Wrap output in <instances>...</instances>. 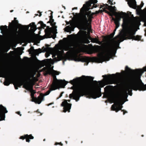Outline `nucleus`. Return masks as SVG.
<instances>
[{
  "instance_id": "nucleus-1",
  "label": "nucleus",
  "mask_w": 146,
  "mask_h": 146,
  "mask_svg": "<svg viewBox=\"0 0 146 146\" xmlns=\"http://www.w3.org/2000/svg\"><path fill=\"white\" fill-rule=\"evenodd\" d=\"M90 80L92 81L93 85L91 89L89 90L88 85L85 83H82L74 87L72 86L71 89L73 90L72 93L70 94L69 98L70 99L73 98L78 101L81 96H86L90 98L96 99L101 96V88L103 87L101 81L97 82L93 80L94 78L91 76H88Z\"/></svg>"
},
{
  "instance_id": "nucleus-2",
  "label": "nucleus",
  "mask_w": 146,
  "mask_h": 146,
  "mask_svg": "<svg viewBox=\"0 0 146 146\" xmlns=\"http://www.w3.org/2000/svg\"><path fill=\"white\" fill-rule=\"evenodd\" d=\"M97 2V0H90L86 3V4L83 5L80 9V13L77 14L78 15V21L82 29L86 30L88 28H91L89 22H91L94 13H92L89 10L90 9L98 7L95 4Z\"/></svg>"
},
{
  "instance_id": "nucleus-3",
  "label": "nucleus",
  "mask_w": 146,
  "mask_h": 146,
  "mask_svg": "<svg viewBox=\"0 0 146 146\" xmlns=\"http://www.w3.org/2000/svg\"><path fill=\"white\" fill-rule=\"evenodd\" d=\"M124 86V88L122 93L119 94L118 98L121 99L123 98H127L128 94L131 96L132 94V90L135 91H145L146 90V84H144L140 80H137L135 77H130L128 80V84L126 81L123 80L121 83Z\"/></svg>"
},
{
  "instance_id": "nucleus-4",
  "label": "nucleus",
  "mask_w": 146,
  "mask_h": 146,
  "mask_svg": "<svg viewBox=\"0 0 146 146\" xmlns=\"http://www.w3.org/2000/svg\"><path fill=\"white\" fill-rule=\"evenodd\" d=\"M107 46L106 47L104 52H102V49L100 46L97 45L94 47L93 50L95 52L98 53V57L92 58L93 61L98 63L102 62L105 61H108L110 56L111 55L113 51L115 49V46L113 44L107 43Z\"/></svg>"
},
{
  "instance_id": "nucleus-5",
  "label": "nucleus",
  "mask_w": 146,
  "mask_h": 146,
  "mask_svg": "<svg viewBox=\"0 0 146 146\" xmlns=\"http://www.w3.org/2000/svg\"><path fill=\"white\" fill-rule=\"evenodd\" d=\"M122 29L121 35H117L115 37L116 38L120 37L121 42H122L125 40L129 39L131 36H135L136 31H134L132 26L130 25L128 21L127 20L123 19V23L122 25Z\"/></svg>"
},
{
  "instance_id": "nucleus-6",
  "label": "nucleus",
  "mask_w": 146,
  "mask_h": 146,
  "mask_svg": "<svg viewBox=\"0 0 146 146\" xmlns=\"http://www.w3.org/2000/svg\"><path fill=\"white\" fill-rule=\"evenodd\" d=\"M18 25L21 26V30H24V26L19 24L18 21H12L11 23H9V27L11 31L9 36V38L11 40H14L19 35V33L17 31Z\"/></svg>"
},
{
  "instance_id": "nucleus-7",
  "label": "nucleus",
  "mask_w": 146,
  "mask_h": 146,
  "mask_svg": "<svg viewBox=\"0 0 146 146\" xmlns=\"http://www.w3.org/2000/svg\"><path fill=\"white\" fill-rule=\"evenodd\" d=\"M53 78V81L51 86V90H54L59 89L60 88H64L67 84L68 82L64 80H58L56 78V75L54 74H51Z\"/></svg>"
},
{
  "instance_id": "nucleus-8",
  "label": "nucleus",
  "mask_w": 146,
  "mask_h": 146,
  "mask_svg": "<svg viewBox=\"0 0 146 146\" xmlns=\"http://www.w3.org/2000/svg\"><path fill=\"white\" fill-rule=\"evenodd\" d=\"M125 70L126 72L129 74H131L134 76H141L142 74L144 72H146V66L143 68L142 69H135V70H132L126 66L125 67Z\"/></svg>"
},
{
  "instance_id": "nucleus-9",
  "label": "nucleus",
  "mask_w": 146,
  "mask_h": 146,
  "mask_svg": "<svg viewBox=\"0 0 146 146\" xmlns=\"http://www.w3.org/2000/svg\"><path fill=\"white\" fill-rule=\"evenodd\" d=\"M46 29L44 30L46 38L52 37L54 39L56 37V34L57 33L56 29L57 26H55V29L53 31L52 27H50L49 26H46Z\"/></svg>"
},
{
  "instance_id": "nucleus-10",
  "label": "nucleus",
  "mask_w": 146,
  "mask_h": 146,
  "mask_svg": "<svg viewBox=\"0 0 146 146\" xmlns=\"http://www.w3.org/2000/svg\"><path fill=\"white\" fill-rule=\"evenodd\" d=\"M126 13L121 12V13L115 12L114 15L115 16V18L113 17H112V19L114 21V23L115 25V27L116 28H118L120 25L119 21L121 20V19L122 17V16L126 15Z\"/></svg>"
},
{
  "instance_id": "nucleus-11",
  "label": "nucleus",
  "mask_w": 146,
  "mask_h": 146,
  "mask_svg": "<svg viewBox=\"0 0 146 146\" xmlns=\"http://www.w3.org/2000/svg\"><path fill=\"white\" fill-rule=\"evenodd\" d=\"M102 77L105 78V80L107 84H112L114 82L115 77V74L103 75Z\"/></svg>"
},
{
  "instance_id": "nucleus-12",
  "label": "nucleus",
  "mask_w": 146,
  "mask_h": 146,
  "mask_svg": "<svg viewBox=\"0 0 146 146\" xmlns=\"http://www.w3.org/2000/svg\"><path fill=\"white\" fill-rule=\"evenodd\" d=\"M31 88L32 89V93L31 94V96L32 98V101L35 102L36 103L38 104H40L43 100L44 97L42 95H40L37 98H35L34 94L36 92L33 89V85H32Z\"/></svg>"
},
{
  "instance_id": "nucleus-13",
  "label": "nucleus",
  "mask_w": 146,
  "mask_h": 146,
  "mask_svg": "<svg viewBox=\"0 0 146 146\" xmlns=\"http://www.w3.org/2000/svg\"><path fill=\"white\" fill-rule=\"evenodd\" d=\"M67 101L69 102H70V100H64L61 104V106L63 107V112H66L68 111V112H70V110L71 109L72 104H71L68 103L67 102Z\"/></svg>"
},
{
  "instance_id": "nucleus-14",
  "label": "nucleus",
  "mask_w": 146,
  "mask_h": 146,
  "mask_svg": "<svg viewBox=\"0 0 146 146\" xmlns=\"http://www.w3.org/2000/svg\"><path fill=\"white\" fill-rule=\"evenodd\" d=\"M127 1V4L130 7L137 10H141V6H137L135 0H126Z\"/></svg>"
},
{
  "instance_id": "nucleus-15",
  "label": "nucleus",
  "mask_w": 146,
  "mask_h": 146,
  "mask_svg": "<svg viewBox=\"0 0 146 146\" xmlns=\"http://www.w3.org/2000/svg\"><path fill=\"white\" fill-rule=\"evenodd\" d=\"M127 1V4L130 7L137 10H141V6H137L135 0H126Z\"/></svg>"
},
{
  "instance_id": "nucleus-16",
  "label": "nucleus",
  "mask_w": 146,
  "mask_h": 146,
  "mask_svg": "<svg viewBox=\"0 0 146 146\" xmlns=\"http://www.w3.org/2000/svg\"><path fill=\"white\" fill-rule=\"evenodd\" d=\"M136 12L138 15H144L142 18L143 21L144 23V26H146V8H145L143 10L136 9Z\"/></svg>"
},
{
  "instance_id": "nucleus-17",
  "label": "nucleus",
  "mask_w": 146,
  "mask_h": 146,
  "mask_svg": "<svg viewBox=\"0 0 146 146\" xmlns=\"http://www.w3.org/2000/svg\"><path fill=\"white\" fill-rule=\"evenodd\" d=\"M6 108L2 105H0V121L4 120L5 113L7 112Z\"/></svg>"
},
{
  "instance_id": "nucleus-18",
  "label": "nucleus",
  "mask_w": 146,
  "mask_h": 146,
  "mask_svg": "<svg viewBox=\"0 0 146 146\" xmlns=\"http://www.w3.org/2000/svg\"><path fill=\"white\" fill-rule=\"evenodd\" d=\"M118 105H119V102H118L112 105L111 107V110L115 111L116 112H118L119 110L123 111V110H122L121 108H120Z\"/></svg>"
},
{
  "instance_id": "nucleus-19",
  "label": "nucleus",
  "mask_w": 146,
  "mask_h": 146,
  "mask_svg": "<svg viewBox=\"0 0 146 146\" xmlns=\"http://www.w3.org/2000/svg\"><path fill=\"white\" fill-rule=\"evenodd\" d=\"M19 138L22 140L26 139V141L29 143L30 141V139H34V137L31 134L29 135L26 134L23 136H21Z\"/></svg>"
},
{
  "instance_id": "nucleus-20",
  "label": "nucleus",
  "mask_w": 146,
  "mask_h": 146,
  "mask_svg": "<svg viewBox=\"0 0 146 146\" xmlns=\"http://www.w3.org/2000/svg\"><path fill=\"white\" fill-rule=\"evenodd\" d=\"M103 7H104V8L108 9L109 11L112 10L114 12H115L116 11V8L115 6L113 7L111 5H109L107 4H104L103 5L100 6V8L101 9Z\"/></svg>"
},
{
  "instance_id": "nucleus-21",
  "label": "nucleus",
  "mask_w": 146,
  "mask_h": 146,
  "mask_svg": "<svg viewBox=\"0 0 146 146\" xmlns=\"http://www.w3.org/2000/svg\"><path fill=\"white\" fill-rule=\"evenodd\" d=\"M16 79L14 80L15 82L17 84H15L14 86L15 89L17 90L18 89V86L20 84L21 82L19 79V77L18 75H16Z\"/></svg>"
},
{
  "instance_id": "nucleus-22",
  "label": "nucleus",
  "mask_w": 146,
  "mask_h": 146,
  "mask_svg": "<svg viewBox=\"0 0 146 146\" xmlns=\"http://www.w3.org/2000/svg\"><path fill=\"white\" fill-rule=\"evenodd\" d=\"M90 40H91V42L93 43H96L98 44L99 45H101L103 41H100L99 40V39L96 38H92L90 37Z\"/></svg>"
},
{
  "instance_id": "nucleus-23",
  "label": "nucleus",
  "mask_w": 146,
  "mask_h": 146,
  "mask_svg": "<svg viewBox=\"0 0 146 146\" xmlns=\"http://www.w3.org/2000/svg\"><path fill=\"white\" fill-rule=\"evenodd\" d=\"M130 37L129 38V39H132L135 40H140L141 38V36L138 35L133 36H132Z\"/></svg>"
},
{
  "instance_id": "nucleus-24",
  "label": "nucleus",
  "mask_w": 146,
  "mask_h": 146,
  "mask_svg": "<svg viewBox=\"0 0 146 146\" xmlns=\"http://www.w3.org/2000/svg\"><path fill=\"white\" fill-rule=\"evenodd\" d=\"M31 26V30L33 32H35L36 29V25L34 22H32L29 25Z\"/></svg>"
},
{
  "instance_id": "nucleus-25",
  "label": "nucleus",
  "mask_w": 146,
  "mask_h": 146,
  "mask_svg": "<svg viewBox=\"0 0 146 146\" xmlns=\"http://www.w3.org/2000/svg\"><path fill=\"white\" fill-rule=\"evenodd\" d=\"M55 46L57 47V50L59 52H61L62 54L64 53V50H63V47L62 45H58V44H56Z\"/></svg>"
},
{
  "instance_id": "nucleus-26",
  "label": "nucleus",
  "mask_w": 146,
  "mask_h": 146,
  "mask_svg": "<svg viewBox=\"0 0 146 146\" xmlns=\"http://www.w3.org/2000/svg\"><path fill=\"white\" fill-rule=\"evenodd\" d=\"M38 50H39L40 52H41V50L40 48H39L38 49L35 50L34 49L33 47H31L28 50V52L29 54H31L33 52V51H35L36 53H38Z\"/></svg>"
},
{
  "instance_id": "nucleus-27",
  "label": "nucleus",
  "mask_w": 146,
  "mask_h": 146,
  "mask_svg": "<svg viewBox=\"0 0 146 146\" xmlns=\"http://www.w3.org/2000/svg\"><path fill=\"white\" fill-rule=\"evenodd\" d=\"M65 31L67 32H70L72 31H73L74 29L71 27H70V26H67L65 28Z\"/></svg>"
},
{
  "instance_id": "nucleus-28",
  "label": "nucleus",
  "mask_w": 146,
  "mask_h": 146,
  "mask_svg": "<svg viewBox=\"0 0 146 146\" xmlns=\"http://www.w3.org/2000/svg\"><path fill=\"white\" fill-rule=\"evenodd\" d=\"M23 88L27 90H29L30 88L29 84L28 82L24 83L23 84Z\"/></svg>"
},
{
  "instance_id": "nucleus-29",
  "label": "nucleus",
  "mask_w": 146,
  "mask_h": 146,
  "mask_svg": "<svg viewBox=\"0 0 146 146\" xmlns=\"http://www.w3.org/2000/svg\"><path fill=\"white\" fill-rule=\"evenodd\" d=\"M48 73L49 74H54L55 75H58L59 74V72L56 70H53L52 71H48Z\"/></svg>"
},
{
  "instance_id": "nucleus-30",
  "label": "nucleus",
  "mask_w": 146,
  "mask_h": 146,
  "mask_svg": "<svg viewBox=\"0 0 146 146\" xmlns=\"http://www.w3.org/2000/svg\"><path fill=\"white\" fill-rule=\"evenodd\" d=\"M7 29V27L5 25L4 26L2 25L0 26V30L2 31L5 32Z\"/></svg>"
},
{
  "instance_id": "nucleus-31",
  "label": "nucleus",
  "mask_w": 146,
  "mask_h": 146,
  "mask_svg": "<svg viewBox=\"0 0 146 146\" xmlns=\"http://www.w3.org/2000/svg\"><path fill=\"white\" fill-rule=\"evenodd\" d=\"M46 47L43 46L42 48V49L43 50L44 52H46L47 50L51 49L50 48L48 47V44H46Z\"/></svg>"
},
{
  "instance_id": "nucleus-32",
  "label": "nucleus",
  "mask_w": 146,
  "mask_h": 146,
  "mask_svg": "<svg viewBox=\"0 0 146 146\" xmlns=\"http://www.w3.org/2000/svg\"><path fill=\"white\" fill-rule=\"evenodd\" d=\"M78 80V78H75L73 79L72 80H70L69 82L71 84H72L73 85L74 84H76L77 83Z\"/></svg>"
},
{
  "instance_id": "nucleus-33",
  "label": "nucleus",
  "mask_w": 146,
  "mask_h": 146,
  "mask_svg": "<svg viewBox=\"0 0 146 146\" xmlns=\"http://www.w3.org/2000/svg\"><path fill=\"white\" fill-rule=\"evenodd\" d=\"M82 42L83 43L88 44L90 43V41L87 38L84 39L83 40Z\"/></svg>"
},
{
  "instance_id": "nucleus-34",
  "label": "nucleus",
  "mask_w": 146,
  "mask_h": 146,
  "mask_svg": "<svg viewBox=\"0 0 146 146\" xmlns=\"http://www.w3.org/2000/svg\"><path fill=\"white\" fill-rule=\"evenodd\" d=\"M39 23L41 25V26L42 28L43 29H44V27H46V24H44L43 22L42 21H40L39 22Z\"/></svg>"
},
{
  "instance_id": "nucleus-35",
  "label": "nucleus",
  "mask_w": 146,
  "mask_h": 146,
  "mask_svg": "<svg viewBox=\"0 0 146 146\" xmlns=\"http://www.w3.org/2000/svg\"><path fill=\"white\" fill-rule=\"evenodd\" d=\"M66 55L67 57L70 58L72 56V54L70 53V52L69 51H68L66 52Z\"/></svg>"
},
{
  "instance_id": "nucleus-36",
  "label": "nucleus",
  "mask_w": 146,
  "mask_h": 146,
  "mask_svg": "<svg viewBox=\"0 0 146 146\" xmlns=\"http://www.w3.org/2000/svg\"><path fill=\"white\" fill-rule=\"evenodd\" d=\"M115 32H113L112 33L110 34L109 36L111 38H113L115 35Z\"/></svg>"
},
{
  "instance_id": "nucleus-37",
  "label": "nucleus",
  "mask_w": 146,
  "mask_h": 146,
  "mask_svg": "<svg viewBox=\"0 0 146 146\" xmlns=\"http://www.w3.org/2000/svg\"><path fill=\"white\" fill-rule=\"evenodd\" d=\"M105 11L110 16H111V17L113 16V13L106 10H105Z\"/></svg>"
},
{
  "instance_id": "nucleus-38",
  "label": "nucleus",
  "mask_w": 146,
  "mask_h": 146,
  "mask_svg": "<svg viewBox=\"0 0 146 146\" xmlns=\"http://www.w3.org/2000/svg\"><path fill=\"white\" fill-rule=\"evenodd\" d=\"M113 86H112L111 85H108L106 86L104 88V89H105L106 88L108 90H110L111 88Z\"/></svg>"
},
{
  "instance_id": "nucleus-39",
  "label": "nucleus",
  "mask_w": 146,
  "mask_h": 146,
  "mask_svg": "<svg viewBox=\"0 0 146 146\" xmlns=\"http://www.w3.org/2000/svg\"><path fill=\"white\" fill-rule=\"evenodd\" d=\"M70 48V47H68V46H65L64 47H63V50H64L65 51H68L69 50V48Z\"/></svg>"
},
{
  "instance_id": "nucleus-40",
  "label": "nucleus",
  "mask_w": 146,
  "mask_h": 146,
  "mask_svg": "<svg viewBox=\"0 0 146 146\" xmlns=\"http://www.w3.org/2000/svg\"><path fill=\"white\" fill-rule=\"evenodd\" d=\"M61 145V146H63V144H62V143H61V142H60V143L56 142V143H55V145Z\"/></svg>"
},
{
  "instance_id": "nucleus-41",
  "label": "nucleus",
  "mask_w": 146,
  "mask_h": 146,
  "mask_svg": "<svg viewBox=\"0 0 146 146\" xmlns=\"http://www.w3.org/2000/svg\"><path fill=\"white\" fill-rule=\"evenodd\" d=\"M113 0H108V3H110L111 5H113Z\"/></svg>"
},
{
  "instance_id": "nucleus-42",
  "label": "nucleus",
  "mask_w": 146,
  "mask_h": 146,
  "mask_svg": "<svg viewBox=\"0 0 146 146\" xmlns=\"http://www.w3.org/2000/svg\"><path fill=\"white\" fill-rule=\"evenodd\" d=\"M50 91H51V90H48V91H47L45 93V95H48L50 93Z\"/></svg>"
},
{
  "instance_id": "nucleus-43",
  "label": "nucleus",
  "mask_w": 146,
  "mask_h": 146,
  "mask_svg": "<svg viewBox=\"0 0 146 146\" xmlns=\"http://www.w3.org/2000/svg\"><path fill=\"white\" fill-rule=\"evenodd\" d=\"M50 22H51V25H52V23H53L54 21V19H50Z\"/></svg>"
},
{
  "instance_id": "nucleus-44",
  "label": "nucleus",
  "mask_w": 146,
  "mask_h": 146,
  "mask_svg": "<svg viewBox=\"0 0 146 146\" xmlns=\"http://www.w3.org/2000/svg\"><path fill=\"white\" fill-rule=\"evenodd\" d=\"M16 113L18 114L20 116H21L22 115L20 113V111H17L16 112Z\"/></svg>"
},
{
  "instance_id": "nucleus-45",
  "label": "nucleus",
  "mask_w": 146,
  "mask_h": 146,
  "mask_svg": "<svg viewBox=\"0 0 146 146\" xmlns=\"http://www.w3.org/2000/svg\"><path fill=\"white\" fill-rule=\"evenodd\" d=\"M51 15L49 16L50 19H52V18H53V16H52V12L51 13Z\"/></svg>"
},
{
  "instance_id": "nucleus-46",
  "label": "nucleus",
  "mask_w": 146,
  "mask_h": 146,
  "mask_svg": "<svg viewBox=\"0 0 146 146\" xmlns=\"http://www.w3.org/2000/svg\"><path fill=\"white\" fill-rule=\"evenodd\" d=\"M79 58H78L77 57H75V60L77 61L78 60H79Z\"/></svg>"
},
{
  "instance_id": "nucleus-47",
  "label": "nucleus",
  "mask_w": 146,
  "mask_h": 146,
  "mask_svg": "<svg viewBox=\"0 0 146 146\" xmlns=\"http://www.w3.org/2000/svg\"><path fill=\"white\" fill-rule=\"evenodd\" d=\"M37 12L38 13H40V14L39 15V16L40 17L41 15L42 14L40 12V11H38Z\"/></svg>"
},
{
  "instance_id": "nucleus-48",
  "label": "nucleus",
  "mask_w": 146,
  "mask_h": 146,
  "mask_svg": "<svg viewBox=\"0 0 146 146\" xmlns=\"http://www.w3.org/2000/svg\"><path fill=\"white\" fill-rule=\"evenodd\" d=\"M143 5H144V3L142 1L141 2V4L140 5L141 6V7H143Z\"/></svg>"
},
{
  "instance_id": "nucleus-49",
  "label": "nucleus",
  "mask_w": 146,
  "mask_h": 146,
  "mask_svg": "<svg viewBox=\"0 0 146 146\" xmlns=\"http://www.w3.org/2000/svg\"><path fill=\"white\" fill-rule=\"evenodd\" d=\"M56 24V23L53 22V23H52V24L51 25L52 26H55Z\"/></svg>"
},
{
  "instance_id": "nucleus-50",
  "label": "nucleus",
  "mask_w": 146,
  "mask_h": 146,
  "mask_svg": "<svg viewBox=\"0 0 146 146\" xmlns=\"http://www.w3.org/2000/svg\"><path fill=\"white\" fill-rule=\"evenodd\" d=\"M123 111V115H124L125 114V113H127V111H125L124 110H123V111Z\"/></svg>"
},
{
  "instance_id": "nucleus-51",
  "label": "nucleus",
  "mask_w": 146,
  "mask_h": 146,
  "mask_svg": "<svg viewBox=\"0 0 146 146\" xmlns=\"http://www.w3.org/2000/svg\"><path fill=\"white\" fill-rule=\"evenodd\" d=\"M63 93V92H61V93H60V96L59 97V98L61 97L62 96V94Z\"/></svg>"
},
{
  "instance_id": "nucleus-52",
  "label": "nucleus",
  "mask_w": 146,
  "mask_h": 146,
  "mask_svg": "<svg viewBox=\"0 0 146 146\" xmlns=\"http://www.w3.org/2000/svg\"><path fill=\"white\" fill-rule=\"evenodd\" d=\"M118 106L120 107V108H121L122 109V108L123 107V106H122V105L121 104H120L119 103V105H118Z\"/></svg>"
},
{
  "instance_id": "nucleus-53",
  "label": "nucleus",
  "mask_w": 146,
  "mask_h": 146,
  "mask_svg": "<svg viewBox=\"0 0 146 146\" xmlns=\"http://www.w3.org/2000/svg\"><path fill=\"white\" fill-rule=\"evenodd\" d=\"M77 9V7H74V8H73L72 9V10H73L74 9Z\"/></svg>"
},
{
  "instance_id": "nucleus-54",
  "label": "nucleus",
  "mask_w": 146,
  "mask_h": 146,
  "mask_svg": "<svg viewBox=\"0 0 146 146\" xmlns=\"http://www.w3.org/2000/svg\"><path fill=\"white\" fill-rule=\"evenodd\" d=\"M31 78V77H30V76H29V75H28V79H29V80H30V78Z\"/></svg>"
},
{
  "instance_id": "nucleus-55",
  "label": "nucleus",
  "mask_w": 146,
  "mask_h": 146,
  "mask_svg": "<svg viewBox=\"0 0 146 146\" xmlns=\"http://www.w3.org/2000/svg\"><path fill=\"white\" fill-rule=\"evenodd\" d=\"M117 29V28H116V27H115V29L113 31V32H115L116 31V30Z\"/></svg>"
},
{
  "instance_id": "nucleus-56",
  "label": "nucleus",
  "mask_w": 146,
  "mask_h": 146,
  "mask_svg": "<svg viewBox=\"0 0 146 146\" xmlns=\"http://www.w3.org/2000/svg\"><path fill=\"white\" fill-rule=\"evenodd\" d=\"M104 96H105V97H107L108 96V95L107 94H104Z\"/></svg>"
},
{
  "instance_id": "nucleus-57",
  "label": "nucleus",
  "mask_w": 146,
  "mask_h": 146,
  "mask_svg": "<svg viewBox=\"0 0 146 146\" xmlns=\"http://www.w3.org/2000/svg\"><path fill=\"white\" fill-rule=\"evenodd\" d=\"M47 23H50V24H51V22H50V20H49V21H48V22H47Z\"/></svg>"
},
{
  "instance_id": "nucleus-58",
  "label": "nucleus",
  "mask_w": 146,
  "mask_h": 146,
  "mask_svg": "<svg viewBox=\"0 0 146 146\" xmlns=\"http://www.w3.org/2000/svg\"><path fill=\"white\" fill-rule=\"evenodd\" d=\"M16 19H17L16 18H15V17L14 18V20L13 21H17V20H16Z\"/></svg>"
},
{
  "instance_id": "nucleus-59",
  "label": "nucleus",
  "mask_w": 146,
  "mask_h": 146,
  "mask_svg": "<svg viewBox=\"0 0 146 146\" xmlns=\"http://www.w3.org/2000/svg\"><path fill=\"white\" fill-rule=\"evenodd\" d=\"M62 42V40H60L59 41V42Z\"/></svg>"
},
{
  "instance_id": "nucleus-60",
  "label": "nucleus",
  "mask_w": 146,
  "mask_h": 146,
  "mask_svg": "<svg viewBox=\"0 0 146 146\" xmlns=\"http://www.w3.org/2000/svg\"><path fill=\"white\" fill-rule=\"evenodd\" d=\"M131 17H133V15H131Z\"/></svg>"
},
{
  "instance_id": "nucleus-61",
  "label": "nucleus",
  "mask_w": 146,
  "mask_h": 146,
  "mask_svg": "<svg viewBox=\"0 0 146 146\" xmlns=\"http://www.w3.org/2000/svg\"><path fill=\"white\" fill-rule=\"evenodd\" d=\"M48 55H46V58H47V57H48Z\"/></svg>"
},
{
  "instance_id": "nucleus-62",
  "label": "nucleus",
  "mask_w": 146,
  "mask_h": 146,
  "mask_svg": "<svg viewBox=\"0 0 146 146\" xmlns=\"http://www.w3.org/2000/svg\"><path fill=\"white\" fill-rule=\"evenodd\" d=\"M115 2H114L113 3V5L115 4Z\"/></svg>"
},
{
  "instance_id": "nucleus-63",
  "label": "nucleus",
  "mask_w": 146,
  "mask_h": 146,
  "mask_svg": "<svg viewBox=\"0 0 146 146\" xmlns=\"http://www.w3.org/2000/svg\"><path fill=\"white\" fill-rule=\"evenodd\" d=\"M35 15L36 16L38 15V14H35Z\"/></svg>"
},
{
  "instance_id": "nucleus-64",
  "label": "nucleus",
  "mask_w": 146,
  "mask_h": 146,
  "mask_svg": "<svg viewBox=\"0 0 146 146\" xmlns=\"http://www.w3.org/2000/svg\"><path fill=\"white\" fill-rule=\"evenodd\" d=\"M51 104V103H50V104H49L48 105V106H49V105H50Z\"/></svg>"
}]
</instances>
